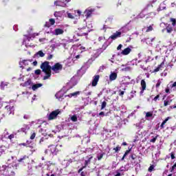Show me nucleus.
I'll list each match as a JSON object with an SVG mask.
<instances>
[{
	"label": "nucleus",
	"instance_id": "a18cd8bd",
	"mask_svg": "<svg viewBox=\"0 0 176 176\" xmlns=\"http://www.w3.org/2000/svg\"><path fill=\"white\" fill-rule=\"evenodd\" d=\"M1 89H3L5 86H8V84H4L3 82L1 83Z\"/></svg>",
	"mask_w": 176,
	"mask_h": 176
},
{
	"label": "nucleus",
	"instance_id": "1a4fd4ad",
	"mask_svg": "<svg viewBox=\"0 0 176 176\" xmlns=\"http://www.w3.org/2000/svg\"><path fill=\"white\" fill-rule=\"evenodd\" d=\"M6 109H7L9 115H14V106L8 105L6 107Z\"/></svg>",
	"mask_w": 176,
	"mask_h": 176
},
{
	"label": "nucleus",
	"instance_id": "a878e982",
	"mask_svg": "<svg viewBox=\"0 0 176 176\" xmlns=\"http://www.w3.org/2000/svg\"><path fill=\"white\" fill-rule=\"evenodd\" d=\"M35 56H36L37 57H45V53H43V52L42 51H38Z\"/></svg>",
	"mask_w": 176,
	"mask_h": 176
},
{
	"label": "nucleus",
	"instance_id": "2eb2a0df",
	"mask_svg": "<svg viewBox=\"0 0 176 176\" xmlns=\"http://www.w3.org/2000/svg\"><path fill=\"white\" fill-rule=\"evenodd\" d=\"M5 168V170H6V171H8V174L7 175L8 176H12V175H14V172L12 170V168H9L8 166H3Z\"/></svg>",
	"mask_w": 176,
	"mask_h": 176
},
{
	"label": "nucleus",
	"instance_id": "a19ab883",
	"mask_svg": "<svg viewBox=\"0 0 176 176\" xmlns=\"http://www.w3.org/2000/svg\"><path fill=\"white\" fill-rule=\"evenodd\" d=\"M121 149V147L118 146L117 147L113 148V151H115V152H119V151Z\"/></svg>",
	"mask_w": 176,
	"mask_h": 176
},
{
	"label": "nucleus",
	"instance_id": "37998d69",
	"mask_svg": "<svg viewBox=\"0 0 176 176\" xmlns=\"http://www.w3.org/2000/svg\"><path fill=\"white\" fill-rule=\"evenodd\" d=\"M36 134L35 133H33L30 136V140H34Z\"/></svg>",
	"mask_w": 176,
	"mask_h": 176
},
{
	"label": "nucleus",
	"instance_id": "c03bdc74",
	"mask_svg": "<svg viewBox=\"0 0 176 176\" xmlns=\"http://www.w3.org/2000/svg\"><path fill=\"white\" fill-rule=\"evenodd\" d=\"M156 140H157V136H155V138H153V139H151L150 140V142H156Z\"/></svg>",
	"mask_w": 176,
	"mask_h": 176
},
{
	"label": "nucleus",
	"instance_id": "a211bd4d",
	"mask_svg": "<svg viewBox=\"0 0 176 176\" xmlns=\"http://www.w3.org/2000/svg\"><path fill=\"white\" fill-rule=\"evenodd\" d=\"M173 102V99H170V98H167L164 101V107H167V105H170Z\"/></svg>",
	"mask_w": 176,
	"mask_h": 176
},
{
	"label": "nucleus",
	"instance_id": "e2e57ef3",
	"mask_svg": "<svg viewBox=\"0 0 176 176\" xmlns=\"http://www.w3.org/2000/svg\"><path fill=\"white\" fill-rule=\"evenodd\" d=\"M171 87H176V81L172 85Z\"/></svg>",
	"mask_w": 176,
	"mask_h": 176
},
{
	"label": "nucleus",
	"instance_id": "6e6552de",
	"mask_svg": "<svg viewBox=\"0 0 176 176\" xmlns=\"http://www.w3.org/2000/svg\"><path fill=\"white\" fill-rule=\"evenodd\" d=\"M91 159H93V155H89L85 157V160L84 166H83L84 168L88 164H90V162H91Z\"/></svg>",
	"mask_w": 176,
	"mask_h": 176
},
{
	"label": "nucleus",
	"instance_id": "4468645a",
	"mask_svg": "<svg viewBox=\"0 0 176 176\" xmlns=\"http://www.w3.org/2000/svg\"><path fill=\"white\" fill-rule=\"evenodd\" d=\"M78 31H80L81 35H87V28L86 26L78 28Z\"/></svg>",
	"mask_w": 176,
	"mask_h": 176
},
{
	"label": "nucleus",
	"instance_id": "c756f323",
	"mask_svg": "<svg viewBox=\"0 0 176 176\" xmlns=\"http://www.w3.org/2000/svg\"><path fill=\"white\" fill-rule=\"evenodd\" d=\"M72 122H78V116L76 115H74L71 117Z\"/></svg>",
	"mask_w": 176,
	"mask_h": 176
},
{
	"label": "nucleus",
	"instance_id": "680f3d73",
	"mask_svg": "<svg viewBox=\"0 0 176 176\" xmlns=\"http://www.w3.org/2000/svg\"><path fill=\"white\" fill-rule=\"evenodd\" d=\"M130 69H131V68H130L129 67H125L124 69L125 71H130Z\"/></svg>",
	"mask_w": 176,
	"mask_h": 176
},
{
	"label": "nucleus",
	"instance_id": "5701e85b",
	"mask_svg": "<svg viewBox=\"0 0 176 176\" xmlns=\"http://www.w3.org/2000/svg\"><path fill=\"white\" fill-rule=\"evenodd\" d=\"M170 119H171L170 117H168L166 118L161 124L160 127L161 129H164V124H166V123H167V122H168V120H170Z\"/></svg>",
	"mask_w": 176,
	"mask_h": 176
},
{
	"label": "nucleus",
	"instance_id": "f257e3e1",
	"mask_svg": "<svg viewBox=\"0 0 176 176\" xmlns=\"http://www.w3.org/2000/svg\"><path fill=\"white\" fill-rule=\"evenodd\" d=\"M41 68L43 72L45 74L43 80L50 79V76H52V66H50V63L48 61H45L41 65Z\"/></svg>",
	"mask_w": 176,
	"mask_h": 176
},
{
	"label": "nucleus",
	"instance_id": "6ab92c4d",
	"mask_svg": "<svg viewBox=\"0 0 176 176\" xmlns=\"http://www.w3.org/2000/svg\"><path fill=\"white\" fill-rule=\"evenodd\" d=\"M64 30L63 29H55L54 35H63Z\"/></svg>",
	"mask_w": 176,
	"mask_h": 176
},
{
	"label": "nucleus",
	"instance_id": "5fc2aeb1",
	"mask_svg": "<svg viewBox=\"0 0 176 176\" xmlns=\"http://www.w3.org/2000/svg\"><path fill=\"white\" fill-rule=\"evenodd\" d=\"M9 140H12V138H14V134H11L8 136Z\"/></svg>",
	"mask_w": 176,
	"mask_h": 176
},
{
	"label": "nucleus",
	"instance_id": "603ef678",
	"mask_svg": "<svg viewBox=\"0 0 176 176\" xmlns=\"http://www.w3.org/2000/svg\"><path fill=\"white\" fill-rule=\"evenodd\" d=\"M104 39H105V37H104V36H100V37L98 38V41H99V42H101V41H104Z\"/></svg>",
	"mask_w": 176,
	"mask_h": 176
},
{
	"label": "nucleus",
	"instance_id": "3c124183",
	"mask_svg": "<svg viewBox=\"0 0 176 176\" xmlns=\"http://www.w3.org/2000/svg\"><path fill=\"white\" fill-rule=\"evenodd\" d=\"M35 74L36 75H41V69H36Z\"/></svg>",
	"mask_w": 176,
	"mask_h": 176
},
{
	"label": "nucleus",
	"instance_id": "473e14b6",
	"mask_svg": "<svg viewBox=\"0 0 176 176\" xmlns=\"http://www.w3.org/2000/svg\"><path fill=\"white\" fill-rule=\"evenodd\" d=\"M173 31V27L171 26H168L166 28V32H168V34H171V32Z\"/></svg>",
	"mask_w": 176,
	"mask_h": 176
},
{
	"label": "nucleus",
	"instance_id": "ea45409f",
	"mask_svg": "<svg viewBox=\"0 0 176 176\" xmlns=\"http://www.w3.org/2000/svg\"><path fill=\"white\" fill-rule=\"evenodd\" d=\"M50 25H54V23H56V21H54V19H50Z\"/></svg>",
	"mask_w": 176,
	"mask_h": 176
},
{
	"label": "nucleus",
	"instance_id": "9d476101",
	"mask_svg": "<svg viewBox=\"0 0 176 176\" xmlns=\"http://www.w3.org/2000/svg\"><path fill=\"white\" fill-rule=\"evenodd\" d=\"M122 35V32H116V33H113L111 36V39H113V41H115V39H118V38H120Z\"/></svg>",
	"mask_w": 176,
	"mask_h": 176
},
{
	"label": "nucleus",
	"instance_id": "cd10ccee",
	"mask_svg": "<svg viewBox=\"0 0 176 176\" xmlns=\"http://www.w3.org/2000/svg\"><path fill=\"white\" fill-rule=\"evenodd\" d=\"M28 160V156L24 155V156L22 157L21 159L18 160V162H19V163H21V162H24V160Z\"/></svg>",
	"mask_w": 176,
	"mask_h": 176
},
{
	"label": "nucleus",
	"instance_id": "13d9d810",
	"mask_svg": "<svg viewBox=\"0 0 176 176\" xmlns=\"http://www.w3.org/2000/svg\"><path fill=\"white\" fill-rule=\"evenodd\" d=\"M100 116H104L105 115V113H104V111H101L100 113H99Z\"/></svg>",
	"mask_w": 176,
	"mask_h": 176
},
{
	"label": "nucleus",
	"instance_id": "4be33fe9",
	"mask_svg": "<svg viewBox=\"0 0 176 176\" xmlns=\"http://www.w3.org/2000/svg\"><path fill=\"white\" fill-rule=\"evenodd\" d=\"M43 85L41 83L33 85L32 87V90L35 91V90H37V89H39V87H42Z\"/></svg>",
	"mask_w": 176,
	"mask_h": 176
},
{
	"label": "nucleus",
	"instance_id": "6e6d98bb",
	"mask_svg": "<svg viewBox=\"0 0 176 176\" xmlns=\"http://www.w3.org/2000/svg\"><path fill=\"white\" fill-rule=\"evenodd\" d=\"M122 47H123V45L122 44H120L118 47H117V50H120V49H122Z\"/></svg>",
	"mask_w": 176,
	"mask_h": 176
},
{
	"label": "nucleus",
	"instance_id": "f3484780",
	"mask_svg": "<svg viewBox=\"0 0 176 176\" xmlns=\"http://www.w3.org/2000/svg\"><path fill=\"white\" fill-rule=\"evenodd\" d=\"M131 52V49L129 47H127L122 51L121 54H122V56H127V54H130Z\"/></svg>",
	"mask_w": 176,
	"mask_h": 176
},
{
	"label": "nucleus",
	"instance_id": "c85d7f7f",
	"mask_svg": "<svg viewBox=\"0 0 176 176\" xmlns=\"http://www.w3.org/2000/svg\"><path fill=\"white\" fill-rule=\"evenodd\" d=\"M151 31H153V25H151L146 28V32H151Z\"/></svg>",
	"mask_w": 176,
	"mask_h": 176
},
{
	"label": "nucleus",
	"instance_id": "4d7b16f0",
	"mask_svg": "<svg viewBox=\"0 0 176 176\" xmlns=\"http://www.w3.org/2000/svg\"><path fill=\"white\" fill-rule=\"evenodd\" d=\"M30 40H31V37H28V38H27V40H24V41H23V43L25 44V42H27V41H28V42H30Z\"/></svg>",
	"mask_w": 176,
	"mask_h": 176
},
{
	"label": "nucleus",
	"instance_id": "7c9ffc66",
	"mask_svg": "<svg viewBox=\"0 0 176 176\" xmlns=\"http://www.w3.org/2000/svg\"><path fill=\"white\" fill-rule=\"evenodd\" d=\"M104 155H105V153H104L98 154V156H97L98 160H101V159L104 157Z\"/></svg>",
	"mask_w": 176,
	"mask_h": 176
},
{
	"label": "nucleus",
	"instance_id": "4c0bfd02",
	"mask_svg": "<svg viewBox=\"0 0 176 176\" xmlns=\"http://www.w3.org/2000/svg\"><path fill=\"white\" fill-rule=\"evenodd\" d=\"M160 85H162V81L160 80H158L157 81V84H156V85H155V87H160Z\"/></svg>",
	"mask_w": 176,
	"mask_h": 176
},
{
	"label": "nucleus",
	"instance_id": "8fccbe9b",
	"mask_svg": "<svg viewBox=\"0 0 176 176\" xmlns=\"http://www.w3.org/2000/svg\"><path fill=\"white\" fill-rule=\"evenodd\" d=\"M119 96H123V95L124 94V91L119 90Z\"/></svg>",
	"mask_w": 176,
	"mask_h": 176
},
{
	"label": "nucleus",
	"instance_id": "f03ea898",
	"mask_svg": "<svg viewBox=\"0 0 176 176\" xmlns=\"http://www.w3.org/2000/svg\"><path fill=\"white\" fill-rule=\"evenodd\" d=\"M51 69L54 74H60V71L63 70V65L60 63H56L51 67Z\"/></svg>",
	"mask_w": 176,
	"mask_h": 176
},
{
	"label": "nucleus",
	"instance_id": "dca6fc26",
	"mask_svg": "<svg viewBox=\"0 0 176 176\" xmlns=\"http://www.w3.org/2000/svg\"><path fill=\"white\" fill-rule=\"evenodd\" d=\"M149 118H152V119L155 118V115H153V111H148L146 113L145 118L147 120H149Z\"/></svg>",
	"mask_w": 176,
	"mask_h": 176
},
{
	"label": "nucleus",
	"instance_id": "2f4dec72",
	"mask_svg": "<svg viewBox=\"0 0 176 176\" xmlns=\"http://www.w3.org/2000/svg\"><path fill=\"white\" fill-rule=\"evenodd\" d=\"M107 67L105 65H102L99 67L98 72H102L104 69H106Z\"/></svg>",
	"mask_w": 176,
	"mask_h": 176
},
{
	"label": "nucleus",
	"instance_id": "7ed1b4c3",
	"mask_svg": "<svg viewBox=\"0 0 176 176\" xmlns=\"http://www.w3.org/2000/svg\"><path fill=\"white\" fill-rule=\"evenodd\" d=\"M48 152H50L51 155L53 156H56L58 150H57V147L55 145H50L48 146V148L45 151V153H47Z\"/></svg>",
	"mask_w": 176,
	"mask_h": 176
},
{
	"label": "nucleus",
	"instance_id": "69168bd1",
	"mask_svg": "<svg viewBox=\"0 0 176 176\" xmlns=\"http://www.w3.org/2000/svg\"><path fill=\"white\" fill-rule=\"evenodd\" d=\"M46 176H56V175L52 174V175H49V173H47V174H46Z\"/></svg>",
	"mask_w": 176,
	"mask_h": 176
},
{
	"label": "nucleus",
	"instance_id": "b1692460",
	"mask_svg": "<svg viewBox=\"0 0 176 176\" xmlns=\"http://www.w3.org/2000/svg\"><path fill=\"white\" fill-rule=\"evenodd\" d=\"M55 97L58 100H60V98H63V97H64V95L63 94V92L59 91L57 94H56Z\"/></svg>",
	"mask_w": 176,
	"mask_h": 176
},
{
	"label": "nucleus",
	"instance_id": "338daca9",
	"mask_svg": "<svg viewBox=\"0 0 176 176\" xmlns=\"http://www.w3.org/2000/svg\"><path fill=\"white\" fill-rule=\"evenodd\" d=\"M120 175H121L120 173L118 172V170H117V174L115 176H120Z\"/></svg>",
	"mask_w": 176,
	"mask_h": 176
},
{
	"label": "nucleus",
	"instance_id": "f704fd0d",
	"mask_svg": "<svg viewBox=\"0 0 176 176\" xmlns=\"http://www.w3.org/2000/svg\"><path fill=\"white\" fill-rule=\"evenodd\" d=\"M154 170H155V166H154V165H151V166L148 168V171L149 173H152V171H154Z\"/></svg>",
	"mask_w": 176,
	"mask_h": 176
},
{
	"label": "nucleus",
	"instance_id": "de8ad7c7",
	"mask_svg": "<svg viewBox=\"0 0 176 176\" xmlns=\"http://www.w3.org/2000/svg\"><path fill=\"white\" fill-rule=\"evenodd\" d=\"M160 98V95H157L154 98H153V101H157V100H159V98Z\"/></svg>",
	"mask_w": 176,
	"mask_h": 176
},
{
	"label": "nucleus",
	"instance_id": "0eeeda50",
	"mask_svg": "<svg viewBox=\"0 0 176 176\" xmlns=\"http://www.w3.org/2000/svg\"><path fill=\"white\" fill-rule=\"evenodd\" d=\"M94 12V9L93 8H87L85 11V17L87 19H89V17L91 16V14H93Z\"/></svg>",
	"mask_w": 176,
	"mask_h": 176
},
{
	"label": "nucleus",
	"instance_id": "ddd939ff",
	"mask_svg": "<svg viewBox=\"0 0 176 176\" xmlns=\"http://www.w3.org/2000/svg\"><path fill=\"white\" fill-rule=\"evenodd\" d=\"M54 5L56 6H61L62 8H65L67 6V3H64V1H61L60 0H57L54 2Z\"/></svg>",
	"mask_w": 176,
	"mask_h": 176
},
{
	"label": "nucleus",
	"instance_id": "aec40b11",
	"mask_svg": "<svg viewBox=\"0 0 176 176\" xmlns=\"http://www.w3.org/2000/svg\"><path fill=\"white\" fill-rule=\"evenodd\" d=\"M28 130H30V126L24 124L21 128V131H23V133H27Z\"/></svg>",
	"mask_w": 176,
	"mask_h": 176
},
{
	"label": "nucleus",
	"instance_id": "49530a36",
	"mask_svg": "<svg viewBox=\"0 0 176 176\" xmlns=\"http://www.w3.org/2000/svg\"><path fill=\"white\" fill-rule=\"evenodd\" d=\"M171 172L176 171V163L172 166Z\"/></svg>",
	"mask_w": 176,
	"mask_h": 176
},
{
	"label": "nucleus",
	"instance_id": "bf43d9fd",
	"mask_svg": "<svg viewBox=\"0 0 176 176\" xmlns=\"http://www.w3.org/2000/svg\"><path fill=\"white\" fill-rule=\"evenodd\" d=\"M43 141H45V139L43 138H42L40 141H39V144H42V142H43Z\"/></svg>",
	"mask_w": 176,
	"mask_h": 176
},
{
	"label": "nucleus",
	"instance_id": "052dcab7",
	"mask_svg": "<svg viewBox=\"0 0 176 176\" xmlns=\"http://www.w3.org/2000/svg\"><path fill=\"white\" fill-rule=\"evenodd\" d=\"M118 173L119 171H124V170L123 169V166H122L121 168H120V169L118 170H117Z\"/></svg>",
	"mask_w": 176,
	"mask_h": 176
},
{
	"label": "nucleus",
	"instance_id": "72a5a7b5",
	"mask_svg": "<svg viewBox=\"0 0 176 176\" xmlns=\"http://www.w3.org/2000/svg\"><path fill=\"white\" fill-rule=\"evenodd\" d=\"M129 153H130V150H127L126 151V152L124 153L122 158L121 159V160H124V157H126V156H127V155H129Z\"/></svg>",
	"mask_w": 176,
	"mask_h": 176
},
{
	"label": "nucleus",
	"instance_id": "423d86ee",
	"mask_svg": "<svg viewBox=\"0 0 176 176\" xmlns=\"http://www.w3.org/2000/svg\"><path fill=\"white\" fill-rule=\"evenodd\" d=\"M99 80H100V75L94 76L93 77V80H92V82H91L92 87H95V86H97Z\"/></svg>",
	"mask_w": 176,
	"mask_h": 176
},
{
	"label": "nucleus",
	"instance_id": "20e7f679",
	"mask_svg": "<svg viewBox=\"0 0 176 176\" xmlns=\"http://www.w3.org/2000/svg\"><path fill=\"white\" fill-rule=\"evenodd\" d=\"M61 113V111L60 109H56L50 113L47 117L48 120H54V119H57V116Z\"/></svg>",
	"mask_w": 176,
	"mask_h": 176
},
{
	"label": "nucleus",
	"instance_id": "f8f14e48",
	"mask_svg": "<svg viewBox=\"0 0 176 176\" xmlns=\"http://www.w3.org/2000/svg\"><path fill=\"white\" fill-rule=\"evenodd\" d=\"M61 45L63 46H65V43H61L59 41H55V43L52 44L51 45L52 49H56L57 47H60V46H61Z\"/></svg>",
	"mask_w": 176,
	"mask_h": 176
},
{
	"label": "nucleus",
	"instance_id": "79ce46f5",
	"mask_svg": "<svg viewBox=\"0 0 176 176\" xmlns=\"http://www.w3.org/2000/svg\"><path fill=\"white\" fill-rule=\"evenodd\" d=\"M67 17L69 19H74V15H72V14L67 12Z\"/></svg>",
	"mask_w": 176,
	"mask_h": 176
},
{
	"label": "nucleus",
	"instance_id": "e433bc0d",
	"mask_svg": "<svg viewBox=\"0 0 176 176\" xmlns=\"http://www.w3.org/2000/svg\"><path fill=\"white\" fill-rule=\"evenodd\" d=\"M31 118V116H30V114H25L23 116V119H25V120H28Z\"/></svg>",
	"mask_w": 176,
	"mask_h": 176
},
{
	"label": "nucleus",
	"instance_id": "9b49d317",
	"mask_svg": "<svg viewBox=\"0 0 176 176\" xmlns=\"http://www.w3.org/2000/svg\"><path fill=\"white\" fill-rule=\"evenodd\" d=\"M117 78H118V73L111 72L109 75V80L111 82L113 80H116Z\"/></svg>",
	"mask_w": 176,
	"mask_h": 176
},
{
	"label": "nucleus",
	"instance_id": "393cba45",
	"mask_svg": "<svg viewBox=\"0 0 176 176\" xmlns=\"http://www.w3.org/2000/svg\"><path fill=\"white\" fill-rule=\"evenodd\" d=\"M163 65H164V60L158 65V67L154 70V72H159V71H160V68L163 67Z\"/></svg>",
	"mask_w": 176,
	"mask_h": 176
},
{
	"label": "nucleus",
	"instance_id": "09e8293b",
	"mask_svg": "<svg viewBox=\"0 0 176 176\" xmlns=\"http://www.w3.org/2000/svg\"><path fill=\"white\" fill-rule=\"evenodd\" d=\"M53 58V54H48L47 60H52Z\"/></svg>",
	"mask_w": 176,
	"mask_h": 176
},
{
	"label": "nucleus",
	"instance_id": "c9c22d12",
	"mask_svg": "<svg viewBox=\"0 0 176 176\" xmlns=\"http://www.w3.org/2000/svg\"><path fill=\"white\" fill-rule=\"evenodd\" d=\"M105 107H107V102L104 101L102 102L101 109H104V108H105Z\"/></svg>",
	"mask_w": 176,
	"mask_h": 176
},
{
	"label": "nucleus",
	"instance_id": "39448f33",
	"mask_svg": "<svg viewBox=\"0 0 176 176\" xmlns=\"http://www.w3.org/2000/svg\"><path fill=\"white\" fill-rule=\"evenodd\" d=\"M140 85H141V87H140V96H142L144 94V91L146 90V82H145V80H142Z\"/></svg>",
	"mask_w": 176,
	"mask_h": 176
},
{
	"label": "nucleus",
	"instance_id": "864d4df0",
	"mask_svg": "<svg viewBox=\"0 0 176 176\" xmlns=\"http://www.w3.org/2000/svg\"><path fill=\"white\" fill-rule=\"evenodd\" d=\"M170 157H171L172 160L175 159V155L174 153H170Z\"/></svg>",
	"mask_w": 176,
	"mask_h": 176
},
{
	"label": "nucleus",
	"instance_id": "58836bf2",
	"mask_svg": "<svg viewBox=\"0 0 176 176\" xmlns=\"http://www.w3.org/2000/svg\"><path fill=\"white\" fill-rule=\"evenodd\" d=\"M170 21L172 23V25H175L176 20L174 18L170 19Z\"/></svg>",
	"mask_w": 176,
	"mask_h": 176
},
{
	"label": "nucleus",
	"instance_id": "774afa93",
	"mask_svg": "<svg viewBox=\"0 0 176 176\" xmlns=\"http://www.w3.org/2000/svg\"><path fill=\"white\" fill-rule=\"evenodd\" d=\"M80 175H81V176H86V175H85V173H83V172L81 173Z\"/></svg>",
	"mask_w": 176,
	"mask_h": 176
},
{
	"label": "nucleus",
	"instance_id": "412c9836",
	"mask_svg": "<svg viewBox=\"0 0 176 176\" xmlns=\"http://www.w3.org/2000/svg\"><path fill=\"white\" fill-rule=\"evenodd\" d=\"M79 94H80V91H76L74 93L69 94V95H67V97H69V98L72 97H77L78 96H79Z\"/></svg>",
	"mask_w": 176,
	"mask_h": 176
},
{
	"label": "nucleus",
	"instance_id": "0e129e2a",
	"mask_svg": "<svg viewBox=\"0 0 176 176\" xmlns=\"http://www.w3.org/2000/svg\"><path fill=\"white\" fill-rule=\"evenodd\" d=\"M30 148H32V152H35L36 150L35 148H34V147L32 146H30Z\"/></svg>",
	"mask_w": 176,
	"mask_h": 176
},
{
	"label": "nucleus",
	"instance_id": "bb28decb",
	"mask_svg": "<svg viewBox=\"0 0 176 176\" xmlns=\"http://www.w3.org/2000/svg\"><path fill=\"white\" fill-rule=\"evenodd\" d=\"M54 16L55 17H61V16H63V12H61V11L55 12L54 14Z\"/></svg>",
	"mask_w": 176,
	"mask_h": 176
}]
</instances>
